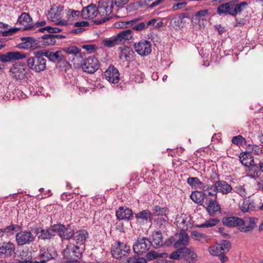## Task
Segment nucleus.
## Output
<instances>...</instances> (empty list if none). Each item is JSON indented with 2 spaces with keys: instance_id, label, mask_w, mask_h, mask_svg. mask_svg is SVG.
Masks as SVG:
<instances>
[{
  "instance_id": "1",
  "label": "nucleus",
  "mask_w": 263,
  "mask_h": 263,
  "mask_svg": "<svg viewBox=\"0 0 263 263\" xmlns=\"http://www.w3.org/2000/svg\"><path fill=\"white\" fill-rule=\"evenodd\" d=\"M44 53L42 50L33 52V56L28 58L27 60V67L36 73H41L46 69L47 61L44 58Z\"/></svg>"
},
{
  "instance_id": "2",
  "label": "nucleus",
  "mask_w": 263,
  "mask_h": 263,
  "mask_svg": "<svg viewBox=\"0 0 263 263\" xmlns=\"http://www.w3.org/2000/svg\"><path fill=\"white\" fill-rule=\"evenodd\" d=\"M245 5H247V2L238 3L237 0L232 1L220 5L217 8V13L219 14L224 13L235 16L242 11Z\"/></svg>"
},
{
  "instance_id": "3",
  "label": "nucleus",
  "mask_w": 263,
  "mask_h": 263,
  "mask_svg": "<svg viewBox=\"0 0 263 263\" xmlns=\"http://www.w3.org/2000/svg\"><path fill=\"white\" fill-rule=\"evenodd\" d=\"M98 13L100 14L102 16H105V15H103L102 13H100L99 7H98V8H97L96 6L92 4L84 7L81 11L82 17L84 19L93 18L97 16ZM107 16L105 15V16H103L101 18L95 19L93 22L96 25L102 24L111 18V16Z\"/></svg>"
},
{
  "instance_id": "4",
  "label": "nucleus",
  "mask_w": 263,
  "mask_h": 263,
  "mask_svg": "<svg viewBox=\"0 0 263 263\" xmlns=\"http://www.w3.org/2000/svg\"><path fill=\"white\" fill-rule=\"evenodd\" d=\"M52 229L54 237L58 235L62 239L69 240L74 235V228L70 224L58 223L52 225Z\"/></svg>"
},
{
  "instance_id": "5",
  "label": "nucleus",
  "mask_w": 263,
  "mask_h": 263,
  "mask_svg": "<svg viewBox=\"0 0 263 263\" xmlns=\"http://www.w3.org/2000/svg\"><path fill=\"white\" fill-rule=\"evenodd\" d=\"M129 0H100L99 3L100 12L103 15H109L111 14L114 6L121 7L126 4Z\"/></svg>"
},
{
  "instance_id": "6",
  "label": "nucleus",
  "mask_w": 263,
  "mask_h": 263,
  "mask_svg": "<svg viewBox=\"0 0 263 263\" xmlns=\"http://www.w3.org/2000/svg\"><path fill=\"white\" fill-rule=\"evenodd\" d=\"M81 66L84 72L93 73L99 68L100 63L97 58L90 55L82 60Z\"/></svg>"
},
{
  "instance_id": "7",
  "label": "nucleus",
  "mask_w": 263,
  "mask_h": 263,
  "mask_svg": "<svg viewBox=\"0 0 263 263\" xmlns=\"http://www.w3.org/2000/svg\"><path fill=\"white\" fill-rule=\"evenodd\" d=\"M130 251V247L126 243L117 241L114 245H112L111 252L114 258L121 259L123 257L128 256Z\"/></svg>"
},
{
  "instance_id": "8",
  "label": "nucleus",
  "mask_w": 263,
  "mask_h": 263,
  "mask_svg": "<svg viewBox=\"0 0 263 263\" xmlns=\"http://www.w3.org/2000/svg\"><path fill=\"white\" fill-rule=\"evenodd\" d=\"M35 240V236L30 231L21 230L15 235V241L18 246L28 245Z\"/></svg>"
},
{
  "instance_id": "9",
  "label": "nucleus",
  "mask_w": 263,
  "mask_h": 263,
  "mask_svg": "<svg viewBox=\"0 0 263 263\" xmlns=\"http://www.w3.org/2000/svg\"><path fill=\"white\" fill-rule=\"evenodd\" d=\"M152 245V241L145 237H138L137 241L133 245L135 253L142 254L146 253Z\"/></svg>"
},
{
  "instance_id": "10",
  "label": "nucleus",
  "mask_w": 263,
  "mask_h": 263,
  "mask_svg": "<svg viewBox=\"0 0 263 263\" xmlns=\"http://www.w3.org/2000/svg\"><path fill=\"white\" fill-rule=\"evenodd\" d=\"M40 38L36 39L32 37H22V43L18 44L17 47L20 49H36L42 48L40 42Z\"/></svg>"
},
{
  "instance_id": "11",
  "label": "nucleus",
  "mask_w": 263,
  "mask_h": 263,
  "mask_svg": "<svg viewBox=\"0 0 263 263\" xmlns=\"http://www.w3.org/2000/svg\"><path fill=\"white\" fill-rule=\"evenodd\" d=\"M27 65L20 62H17L12 65L10 69V72L13 76L15 80H22L24 79L27 70Z\"/></svg>"
},
{
  "instance_id": "12",
  "label": "nucleus",
  "mask_w": 263,
  "mask_h": 263,
  "mask_svg": "<svg viewBox=\"0 0 263 263\" xmlns=\"http://www.w3.org/2000/svg\"><path fill=\"white\" fill-rule=\"evenodd\" d=\"M27 57V54L22 52L14 51L9 52L6 54H0V61L3 62H8L13 60H20L25 59ZM4 65L0 64V69H3Z\"/></svg>"
},
{
  "instance_id": "13",
  "label": "nucleus",
  "mask_w": 263,
  "mask_h": 263,
  "mask_svg": "<svg viewBox=\"0 0 263 263\" xmlns=\"http://www.w3.org/2000/svg\"><path fill=\"white\" fill-rule=\"evenodd\" d=\"M253 149V145L249 144H248V159H251L249 163V165H248V176L251 178H255L258 176V165L255 163L252 154L250 153V151Z\"/></svg>"
},
{
  "instance_id": "14",
  "label": "nucleus",
  "mask_w": 263,
  "mask_h": 263,
  "mask_svg": "<svg viewBox=\"0 0 263 263\" xmlns=\"http://www.w3.org/2000/svg\"><path fill=\"white\" fill-rule=\"evenodd\" d=\"M136 51L140 55L146 56L152 51L150 42L147 40H142L134 44Z\"/></svg>"
},
{
  "instance_id": "15",
  "label": "nucleus",
  "mask_w": 263,
  "mask_h": 263,
  "mask_svg": "<svg viewBox=\"0 0 263 263\" xmlns=\"http://www.w3.org/2000/svg\"><path fill=\"white\" fill-rule=\"evenodd\" d=\"M105 79L111 83L116 84L120 80L118 70L113 65H110L104 72Z\"/></svg>"
},
{
  "instance_id": "16",
  "label": "nucleus",
  "mask_w": 263,
  "mask_h": 263,
  "mask_svg": "<svg viewBox=\"0 0 263 263\" xmlns=\"http://www.w3.org/2000/svg\"><path fill=\"white\" fill-rule=\"evenodd\" d=\"M117 219L119 220L129 221L134 217L132 210L126 206H120L116 212Z\"/></svg>"
},
{
  "instance_id": "17",
  "label": "nucleus",
  "mask_w": 263,
  "mask_h": 263,
  "mask_svg": "<svg viewBox=\"0 0 263 263\" xmlns=\"http://www.w3.org/2000/svg\"><path fill=\"white\" fill-rule=\"evenodd\" d=\"M17 23L24 27L23 30L33 29L32 19L28 13L23 12L18 18Z\"/></svg>"
},
{
  "instance_id": "18",
  "label": "nucleus",
  "mask_w": 263,
  "mask_h": 263,
  "mask_svg": "<svg viewBox=\"0 0 263 263\" xmlns=\"http://www.w3.org/2000/svg\"><path fill=\"white\" fill-rule=\"evenodd\" d=\"M222 222L228 227H240L245 224L246 221L242 218L236 216L223 217Z\"/></svg>"
},
{
  "instance_id": "19",
  "label": "nucleus",
  "mask_w": 263,
  "mask_h": 263,
  "mask_svg": "<svg viewBox=\"0 0 263 263\" xmlns=\"http://www.w3.org/2000/svg\"><path fill=\"white\" fill-rule=\"evenodd\" d=\"M45 58H47L49 61L53 63H60L63 59V54L62 50H57L55 52L51 51L48 49H42Z\"/></svg>"
},
{
  "instance_id": "20",
  "label": "nucleus",
  "mask_w": 263,
  "mask_h": 263,
  "mask_svg": "<svg viewBox=\"0 0 263 263\" xmlns=\"http://www.w3.org/2000/svg\"><path fill=\"white\" fill-rule=\"evenodd\" d=\"M51 230H52V225L46 229L40 227L36 228L35 229L38 239L41 240H50L54 237V234H53Z\"/></svg>"
},
{
  "instance_id": "21",
  "label": "nucleus",
  "mask_w": 263,
  "mask_h": 263,
  "mask_svg": "<svg viewBox=\"0 0 263 263\" xmlns=\"http://www.w3.org/2000/svg\"><path fill=\"white\" fill-rule=\"evenodd\" d=\"M178 239L174 244L175 248H186L189 243L190 237L185 230H181L178 234Z\"/></svg>"
},
{
  "instance_id": "22",
  "label": "nucleus",
  "mask_w": 263,
  "mask_h": 263,
  "mask_svg": "<svg viewBox=\"0 0 263 263\" xmlns=\"http://www.w3.org/2000/svg\"><path fill=\"white\" fill-rule=\"evenodd\" d=\"M15 250V246L13 243L8 241L4 242L0 246V257L11 256Z\"/></svg>"
},
{
  "instance_id": "23",
  "label": "nucleus",
  "mask_w": 263,
  "mask_h": 263,
  "mask_svg": "<svg viewBox=\"0 0 263 263\" xmlns=\"http://www.w3.org/2000/svg\"><path fill=\"white\" fill-rule=\"evenodd\" d=\"M214 189L217 192L221 193L223 194H227L230 193L232 187L227 182L223 180H218L215 182Z\"/></svg>"
},
{
  "instance_id": "24",
  "label": "nucleus",
  "mask_w": 263,
  "mask_h": 263,
  "mask_svg": "<svg viewBox=\"0 0 263 263\" xmlns=\"http://www.w3.org/2000/svg\"><path fill=\"white\" fill-rule=\"evenodd\" d=\"M63 10V7L62 6L57 7L56 9L51 8L50 10L48 11L47 14L48 19L53 22L59 21L62 17L61 15Z\"/></svg>"
},
{
  "instance_id": "25",
  "label": "nucleus",
  "mask_w": 263,
  "mask_h": 263,
  "mask_svg": "<svg viewBox=\"0 0 263 263\" xmlns=\"http://www.w3.org/2000/svg\"><path fill=\"white\" fill-rule=\"evenodd\" d=\"M58 254L57 252L53 248H43L40 250L39 257L43 258V260L47 261L53 259L57 256Z\"/></svg>"
},
{
  "instance_id": "26",
  "label": "nucleus",
  "mask_w": 263,
  "mask_h": 263,
  "mask_svg": "<svg viewBox=\"0 0 263 263\" xmlns=\"http://www.w3.org/2000/svg\"><path fill=\"white\" fill-rule=\"evenodd\" d=\"M134 33L131 29H125L119 32L116 36L120 45L132 39Z\"/></svg>"
},
{
  "instance_id": "27",
  "label": "nucleus",
  "mask_w": 263,
  "mask_h": 263,
  "mask_svg": "<svg viewBox=\"0 0 263 263\" xmlns=\"http://www.w3.org/2000/svg\"><path fill=\"white\" fill-rule=\"evenodd\" d=\"M209 201L206 209L211 216L214 215L217 212H220V207L217 200L210 198Z\"/></svg>"
},
{
  "instance_id": "28",
  "label": "nucleus",
  "mask_w": 263,
  "mask_h": 263,
  "mask_svg": "<svg viewBox=\"0 0 263 263\" xmlns=\"http://www.w3.org/2000/svg\"><path fill=\"white\" fill-rule=\"evenodd\" d=\"M231 247V244L228 240H222L221 243L217 244L210 248V250L221 251L224 253L228 252Z\"/></svg>"
},
{
  "instance_id": "29",
  "label": "nucleus",
  "mask_w": 263,
  "mask_h": 263,
  "mask_svg": "<svg viewBox=\"0 0 263 263\" xmlns=\"http://www.w3.org/2000/svg\"><path fill=\"white\" fill-rule=\"evenodd\" d=\"M134 53L132 48L125 47L121 49L119 57L120 59H124L125 61H130L132 60Z\"/></svg>"
},
{
  "instance_id": "30",
  "label": "nucleus",
  "mask_w": 263,
  "mask_h": 263,
  "mask_svg": "<svg viewBox=\"0 0 263 263\" xmlns=\"http://www.w3.org/2000/svg\"><path fill=\"white\" fill-rule=\"evenodd\" d=\"M152 245L154 248H157L163 246V237L161 232L157 231L152 235Z\"/></svg>"
},
{
  "instance_id": "31",
  "label": "nucleus",
  "mask_w": 263,
  "mask_h": 263,
  "mask_svg": "<svg viewBox=\"0 0 263 263\" xmlns=\"http://www.w3.org/2000/svg\"><path fill=\"white\" fill-rule=\"evenodd\" d=\"M152 216H162L163 215H167L169 210L166 207H161L159 205H155L152 209Z\"/></svg>"
},
{
  "instance_id": "32",
  "label": "nucleus",
  "mask_w": 263,
  "mask_h": 263,
  "mask_svg": "<svg viewBox=\"0 0 263 263\" xmlns=\"http://www.w3.org/2000/svg\"><path fill=\"white\" fill-rule=\"evenodd\" d=\"M188 251H184L183 256L188 263H194L197 261L198 256L196 253L187 248Z\"/></svg>"
},
{
  "instance_id": "33",
  "label": "nucleus",
  "mask_w": 263,
  "mask_h": 263,
  "mask_svg": "<svg viewBox=\"0 0 263 263\" xmlns=\"http://www.w3.org/2000/svg\"><path fill=\"white\" fill-rule=\"evenodd\" d=\"M190 197L195 203H200L204 198H207V195L204 192H193Z\"/></svg>"
},
{
  "instance_id": "34",
  "label": "nucleus",
  "mask_w": 263,
  "mask_h": 263,
  "mask_svg": "<svg viewBox=\"0 0 263 263\" xmlns=\"http://www.w3.org/2000/svg\"><path fill=\"white\" fill-rule=\"evenodd\" d=\"M21 227L16 224H12L7 226L4 229H2L3 234H5L7 236L13 235L15 232L20 230Z\"/></svg>"
},
{
  "instance_id": "35",
  "label": "nucleus",
  "mask_w": 263,
  "mask_h": 263,
  "mask_svg": "<svg viewBox=\"0 0 263 263\" xmlns=\"http://www.w3.org/2000/svg\"><path fill=\"white\" fill-rule=\"evenodd\" d=\"M135 217L137 220L141 219L147 221L148 219L153 218L152 213L148 210H142L135 214Z\"/></svg>"
},
{
  "instance_id": "36",
  "label": "nucleus",
  "mask_w": 263,
  "mask_h": 263,
  "mask_svg": "<svg viewBox=\"0 0 263 263\" xmlns=\"http://www.w3.org/2000/svg\"><path fill=\"white\" fill-rule=\"evenodd\" d=\"M51 36H52V34H45L40 38L43 40L41 45L42 47L43 46H51L55 44L57 41Z\"/></svg>"
},
{
  "instance_id": "37",
  "label": "nucleus",
  "mask_w": 263,
  "mask_h": 263,
  "mask_svg": "<svg viewBox=\"0 0 263 263\" xmlns=\"http://www.w3.org/2000/svg\"><path fill=\"white\" fill-rule=\"evenodd\" d=\"M63 51L68 54H72L73 56H77L78 54L81 53V50L75 46H69L64 47L61 49Z\"/></svg>"
},
{
  "instance_id": "38",
  "label": "nucleus",
  "mask_w": 263,
  "mask_h": 263,
  "mask_svg": "<svg viewBox=\"0 0 263 263\" xmlns=\"http://www.w3.org/2000/svg\"><path fill=\"white\" fill-rule=\"evenodd\" d=\"M102 43L105 46L109 48L112 47L116 45H120L116 36L104 39L103 40Z\"/></svg>"
},
{
  "instance_id": "39",
  "label": "nucleus",
  "mask_w": 263,
  "mask_h": 263,
  "mask_svg": "<svg viewBox=\"0 0 263 263\" xmlns=\"http://www.w3.org/2000/svg\"><path fill=\"white\" fill-rule=\"evenodd\" d=\"M219 222L217 218H211L202 224L196 225L195 227L199 228L212 227L216 226Z\"/></svg>"
},
{
  "instance_id": "40",
  "label": "nucleus",
  "mask_w": 263,
  "mask_h": 263,
  "mask_svg": "<svg viewBox=\"0 0 263 263\" xmlns=\"http://www.w3.org/2000/svg\"><path fill=\"white\" fill-rule=\"evenodd\" d=\"M167 255L166 253L159 254L155 251H151L146 254V260H152L158 257H165L167 256Z\"/></svg>"
},
{
  "instance_id": "41",
  "label": "nucleus",
  "mask_w": 263,
  "mask_h": 263,
  "mask_svg": "<svg viewBox=\"0 0 263 263\" xmlns=\"http://www.w3.org/2000/svg\"><path fill=\"white\" fill-rule=\"evenodd\" d=\"M187 218L184 216H181L176 218V221L177 226L179 227L181 230H185L187 228Z\"/></svg>"
},
{
  "instance_id": "42",
  "label": "nucleus",
  "mask_w": 263,
  "mask_h": 263,
  "mask_svg": "<svg viewBox=\"0 0 263 263\" xmlns=\"http://www.w3.org/2000/svg\"><path fill=\"white\" fill-rule=\"evenodd\" d=\"M177 250L173 252L169 256V258L172 259H179L181 255L183 256L184 251H188L187 248H177Z\"/></svg>"
},
{
  "instance_id": "43",
  "label": "nucleus",
  "mask_w": 263,
  "mask_h": 263,
  "mask_svg": "<svg viewBox=\"0 0 263 263\" xmlns=\"http://www.w3.org/2000/svg\"><path fill=\"white\" fill-rule=\"evenodd\" d=\"M209 252L210 254L214 256H219V259L222 263L228 260V258L226 256V253L221 251H215V250H210Z\"/></svg>"
},
{
  "instance_id": "44",
  "label": "nucleus",
  "mask_w": 263,
  "mask_h": 263,
  "mask_svg": "<svg viewBox=\"0 0 263 263\" xmlns=\"http://www.w3.org/2000/svg\"><path fill=\"white\" fill-rule=\"evenodd\" d=\"M168 218L167 215H163L158 217L155 220V222L157 225L159 226H165L168 224Z\"/></svg>"
},
{
  "instance_id": "45",
  "label": "nucleus",
  "mask_w": 263,
  "mask_h": 263,
  "mask_svg": "<svg viewBox=\"0 0 263 263\" xmlns=\"http://www.w3.org/2000/svg\"><path fill=\"white\" fill-rule=\"evenodd\" d=\"M246 141V139L240 135L233 137L232 139V143L236 145H242L243 144H245Z\"/></svg>"
},
{
  "instance_id": "46",
  "label": "nucleus",
  "mask_w": 263,
  "mask_h": 263,
  "mask_svg": "<svg viewBox=\"0 0 263 263\" xmlns=\"http://www.w3.org/2000/svg\"><path fill=\"white\" fill-rule=\"evenodd\" d=\"M187 182L191 186L197 185L200 187L201 185H203V182L200 181L197 177H189L187 179Z\"/></svg>"
},
{
  "instance_id": "47",
  "label": "nucleus",
  "mask_w": 263,
  "mask_h": 263,
  "mask_svg": "<svg viewBox=\"0 0 263 263\" xmlns=\"http://www.w3.org/2000/svg\"><path fill=\"white\" fill-rule=\"evenodd\" d=\"M258 219L255 217H250L249 218V224H248V231H251L257 227V223Z\"/></svg>"
},
{
  "instance_id": "48",
  "label": "nucleus",
  "mask_w": 263,
  "mask_h": 263,
  "mask_svg": "<svg viewBox=\"0 0 263 263\" xmlns=\"http://www.w3.org/2000/svg\"><path fill=\"white\" fill-rule=\"evenodd\" d=\"M88 236V233L85 231H82L76 236V240L78 242L83 243Z\"/></svg>"
},
{
  "instance_id": "49",
  "label": "nucleus",
  "mask_w": 263,
  "mask_h": 263,
  "mask_svg": "<svg viewBox=\"0 0 263 263\" xmlns=\"http://www.w3.org/2000/svg\"><path fill=\"white\" fill-rule=\"evenodd\" d=\"M132 28L133 30L141 31L147 28L145 22H142L139 23H136L134 25Z\"/></svg>"
},
{
  "instance_id": "50",
  "label": "nucleus",
  "mask_w": 263,
  "mask_h": 263,
  "mask_svg": "<svg viewBox=\"0 0 263 263\" xmlns=\"http://www.w3.org/2000/svg\"><path fill=\"white\" fill-rule=\"evenodd\" d=\"M66 11V14L69 18H75L78 17L80 13V12L78 10H74L70 9H67Z\"/></svg>"
},
{
  "instance_id": "51",
  "label": "nucleus",
  "mask_w": 263,
  "mask_h": 263,
  "mask_svg": "<svg viewBox=\"0 0 263 263\" xmlns=\"http://www.w3.org/2000/svg\"><path fill=\"white\" fill-rule=\"evenodd\" d=\"M60 65L61 68H64L65 70L69 69L71 68V65L67 61L66 58L63 55V59L60 62V63H58Z\"/></svg>"
},
{
  "instance_id": "52",
  "label": "nucleus",
  "mask_w": 263,
  "mask_h": 263,
  "mask_svg": "<svg viewBox=\"0 0 263 263\" xmlns=\"http://www.w3.org/2000/svg\"><path fill=\"white\" fill-rule=\"evenodd\" d=\"M82 48L89 53H92L97 49V47L95 44H87L83 45Z\"/></svg>"
},
{
  "instance_id": "53",
  "label": "nucleus",
  "mask_w": 263,
  "mask_h": 263,
  "mask_svg": "<svg viewBox=\"0 0 263 263\" xmlns=\"http://www.w3.org/2000/svg\"><path fill=\"white\" fill-rule=\"evenodd\" d=\"M191 235L193 238L195 240H200V238H205L206 237L205 234L200 233L197 231H193Z\"/></svg>"
},
{
  "instance_id": "54",
  "label": "nucleus",
  "mask_w": 263,
  "mask_h": 263,
  "mask_svg": "<svg viewBox=\"0 0 263 263\" xmlns=\"http://www.w3.org/2000/svg\"><path fill=\"white\" fill-rule=\"evenodd\" d=\"M208 14V11L206 9L201 10L197 11L195 14V16L197 20L199 21L200 18L203 16H205Z\"/></svg>"
},
{
  "instance_id": "55",
  "label": "nucleus",
  "mask_w": 263,
  "mask_h": 263,
  "mask_svg": "<svg viewBox=\"0 0 263 263\" xmlns=\"http://www.w3.org/2000/svg\"><path fill=\"white\" fill-rule=\"evenodd\" d=\"M20 29V28H17V27L8 29L7 30H5L4 35H6V36L12 35L13 34H14L15 33H16Z\"/></svg>"
},
{
  "instance_id": "56",
  "label": "nucleus",
  "mask_w": 263,
  "mask_h": 263,
  "mask_svg": "<svg viewBox=\"0 0 263 263\" xmlns=\"http://www.w3.org/2000/svg\"><path fill=\"white\" fill-rule=\"evenodd\" d=\"M247 157V151L242 152L239 156V160L241 161V163L245 166H247V160L246 159Z\"/></svg>"
},
{
  "instance_id": "57",
  "label": "nucleus",
  "mask_w": 263,
  "mask_h": 263,
  "mask_svg": "<svg viewBox=\"0 0 263 263\" xmlns=\"http://www.w3.org/2000/svg\"><path fill=\"white\" fill-rule=\"evenodd\" d=\"M236 192L242 197H245L246 190L244 185L238 186L236 187Z\"/></svg>"
},
{
  "instance_id": "58",
  "label": "nucleus",
  "mask_w": 263,
  "mask_h": 263,
  "mask_svg": "<svg viewBox=\"0 0 263 263\" xmlns=\"http://www.w3.org/2000/svg\"><path fill=\"white\" fill-rule=\"evenodd\" d=\"M248 212L249 211H253L257 208L256 204L254 201H250V199L248 200Z\"/></svg>"
},
{
  "instance_id": "59",
  "label": "nucleus",
  "mask_w": 263,
  "mask_h": 263,
  "mask_svg": "<svg viewBox=\"0 0 263 263\" xmlns=\"http://www.w3.org/2000/svg\"><path fill=\"white\" fill-rule=\"evenodd\" d=\"M218 232L226 238H229L230 237V236L228 233V232L224 228H219Z\"/></svg>"
},
{
  "instance_id": "60",
  "label": "nucleus",
  "mask_w": 263,
  "mask_h": 263,
  "mask_svg": "<svg viewBox=\"0 0 263 263\" xmlns=\"http://www.w3.org/2000/svg\"><path fill=\"white\" fill-rule=\"evenodd\" d=\"M214 187H215V184H214L204 185L203 183V185H201L200 186V188L202 189V190L204 192L211 191V190L214 189Z\"/></svg>"
},
{
  "instance_id": "61",
  "label": "nucleus",
  "mask_w": 263,
  "mask_h": 263,
  "mask_svg": "<svg viewBox=\"0 0 263 263\" xmlns=\"http://www.w3.org/2000/svg\"><path fill=\"white\" fill-rule=\"evenodd\" d=\"M159 20H160V18H153L148 22H145L146 28H147L149 26H153L155 27L156 22H158Z\"/></svg>"
},
{
  "instance_id": "62",
  "label": "nucleus",
  "mask_w": 263,
  "mask_h": 263,
  "mask_svg": "<svg viewBox=\"0 0 263 263\" xmlns=\"http://www.w3.org/2000/svg\"><path fill=\"white\" fill-rule=\"evenodd\" d=\"M139 20L140 18H134L128 21L124 22L125 27L127 28L128 27L133 26L134 25L137 23Z\"/></svg>"
},
{
  "instance_id": "63",
  "label": "nucleus",
  "mask_w": 263,
  "mask_h": 263,
  "mask_svg": "<svg viewBox=\"0 0 263 263\" xmlns=\"http://www.w3.org/2000/svg\"><path fill=\"white\" fill-rule=\"evenodd\" d=\"M74 255L76 256L78 258H80L82 256V252L80 250V247L78 246H76L73 248V250L72 251Z\"/></svg>"
},
{
  "instance_id": "64",
  "label": "nucleus",
  "mask_w": 263,
  "mask_h": 263,
  "mask_svg": "<svg viewBox=\"0 0 263 263\" xmlns=\"http://www.w3.org/2000/svg\"><path fill=\"white\" fill-rule=\"evenodd\" d=\"M89 23L86 21H81L75 23L74 26L82 28V27L87 26Z\"/></svg>"
}]
</instances>
